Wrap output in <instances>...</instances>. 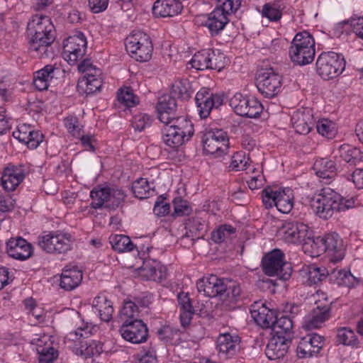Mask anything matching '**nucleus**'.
Wrapping results in <instances>:
<instances>
[{"label":"nucleus","mask_w":363,"mask_h":363,"mask_svg":"<svg viewBox=\"0 0 363 363\" xmlns=\"http://www.w3.org/2000/svg\"><path fill=\"white\" fill-rule=\"evenodd\" d=\"M162 129V140L171 148L175 149L188 142L194 135V125L186 117H177L169 123H164Z\"/></svg>","instance_id":"f257e3e1"},{"label":"nucleus","mask_w":363,"mask_h":363,"mask_svg":"<svg viewBox=\"0 0 363 363\" xmlns=\"http://www.w3.org/2000/svg\"><path fill=\"white\" fill-rule=\"evenodd\" d=\"M241 0H218L216 8L209 14L205 26L212 36L218 35L229 21L228 16L240 6Z\"/></svg>","instance_id":"f03ea898"},{"label":"nucleus","mask_w":363,"mask_h":363,"mask_svg":"<svg viewBox=\"0 0 363 363\" xmlns=\"http://www.w3.org/2000/svg\"><path fill=\"white\" fill-rule=\"evenodd\" d=\"M264 273L269 277L276 276L281 280H288L292 273L291 263L284 260V254L279 249H274L265 254L262 259Z\"/></svg>","instance_id":"7ed1b4c3"},{"label":"nucleus","mask_w":363,"mask_h":363,"mask_svg":"<svg viewBox=\"0 0 363 363\" xmlns=\"http://www.w3.org/2000/svg\"><path fill=\"white\" fill-rule=\"evenodd\" d=\"M125 46L130 57L137 61L147 62L152 57V42L149 36L142 31H136L128 35Z\"/></svg>","instance_id":"20e7f679"},{"label":"nucleus","mask_w":363,"mask_h":363,"mask_svg":"<svg viewBox=\"0 0 363 363\" xmlns=\"http://www.w3.org/2000/svg\"><path fill=\"white\" fill-rule=\"evenodd\" d=\"M315 65L318 74L323 79H329L342 72L345 61L342 55L334 52H327L318 56Z\"/></svg>","instance_id":"39448f33"},{"label":"nucleus","mask_w":363,"mask_h":363,"mask_svg":"<svg viewBox=\"0 0 363 363\" xmlns=\"http://www.w3.org/2000/svg\"><path fill=\"white\" fill-rule=\"evenodd\" d=\"M201 133L203 149L206 154L219 157L228 150V137L226 132L222 129L206 130Z\"/></svg>","instance_id":"423d86ee"},{"label":"nucleus","mask_w":363,"mask_h":363,"mask_svg":"<svg viewBox=\"0 0 363 363\" xmlns=\"http://www.w3.org/2000/svg\"><path fill=\"white\" fill-rule=\"evenodd\" d=\"M258 91L266 98H273L281 91V76L272 68L261 69L256 77Z\"/></svg>","instance_id":"0eeeda50"},{"label":"nucleus","mask_w":363,"mask_h":363,"mask_svg":"<svg viewBox=\"0 0 363 363\" xmlns=\"http://www.w3.org/2000/svg\"><path fill=\"white\" fill-rule=\"evenodd\" d=\"M74 241L69 233H49L39 237L38 244L48 253L64 254L72 249Z\"/></svg>","instance_id":"6e6552de"},{"label":"nucleus","mask_w":363,"mask_h":363,"mask_svg":"<svg viewBox=\"0 0 363 363\" xmlns=\"http://www.w3.org/2000/svg\"><path fill=\"white\" fill-rule=\"evenodd\" d=\"M229 104L236 114L246 118H257L263 110L262 104L257 99L240 93H236L231 97Z\"/></svg>","instance_id":"1a4fd4ad"},{"label":"nucleus","mask_w":363,"mask_h":363,"mask_svg":"<svg viewBox=\"0 0 363 363\" xmlns=\"http://www.w3.org/2000/svg\"><path fill=\"white\" fill-rule=\"evenodd\" d=\"M119 332L124 340L133 344L144 342L148 337L147 327L140 319H125Z\"/></svg>","instance_id":"9d476101"},{"label":"nucleus","mask_w":363,"mask_h":363,"mask_svg":"<svg viewBox=\"0 0 363 363\" xmlns=\"http://www.w3.org/2000/svg\"><path fill=\"white\" fill-rule=\"evenodd\" d=\"M90 196L97 201L96 204H104L106 202L114 204L125 202L127 194L121 188L99 185L91 191Z\"/></svg>","instance_id":"9b49d317"},{"label":"nucleus","mask_w":363,"mask_h":363,"mask_svg":"<svg viewBox=\"0 0 363 363\" xmlns=\"http://www.w3.org/2000/svg\"><path fill=\"white\" fill-rule=\"evenodd\" d=\"M201 118H207L213 108H218L223 104V97L213 94L206 88H202L195 97Z\"/></svg>","instance_id":"f8f14e48"},{"label":"nucleus","mask_w":363,"mask_h":363,"mask_svg":"<svg viewBox=\"0 0 363 363\" xmlns=\"http://www.w3.org/2000/svg\"><path fill=\"white\" fill-rule=\"evenodd\" d=\"M196 286L198 291H203L206 296H219L221 300L224 299L227 290V284L224 280L213 274L200 279L196 283Z\"/></svg>","instance_id":"ddd939ff"},{"label":"nucleus","mask_w":363,"mask_h":363,"mask_svg":"<svg viewBox=\"0 0 363 363\" xmlns=\"http://www.w3.org/2000/svg\"><path fill=\"white\" fill-rule=\"evenodd\" d=\"M262 198L264 204H278L284 203L286 204H294V191L289 187H278L275 186H268L262 191Z\"/></svg>","instance_id":"4468645a"},{"label":"nucleus","mask_w":363,"mask_h":363,"mask_svg":"<svg viewBox=\"0 0 363 363\" xmlns=\"http://www.w3.org/2000/svg\"><path fill=\"white\" fill-rule=\"evenodd\" d=\"M324 337L316 333L307 335L301 339L297 346V356L307 358L318 354L324 345Z\"/></svg>","instance_id":"2eb2a0df"},{"label":"nucleus","mask_w":363,"mask_h":363,"mask_svg":"<svg viewBox=\"0 0 363 363\" xmlns=\"http://www.w3.org/2000/svg\"><path fill=\"white\" fill-rule=\"evenodd\" d=\"M28 35L30 37L28 41L30 52H33L38 57H49L48 48L54 42L55 35L52 34L48 35L47 33H28Z\"/></svg>","instance_id":"dca6fc26"},{"label":"nucleus","mask_w":363,"mask_h":363,"mask_svg":"<svg viewBox=\"0 0 363 363\" xmlns=\"http://www.w3.org/2000/svg\"><path fill=\"white\" fill-rule=\"evenodd\" d=\"M308 234V227L303 223H287L278 231L279 236L286 242L301 243Z\"/></svg>","instance_id":"f3484780"},{"label":"nucleus","mask_w":363,"mask_h":363,"mask_svg":"<svg viewBox=\"0 0 363 363\" xmlns=\"http://www.w3.org/2000/svg\"><path fill=\"white\" fill-rule=\"evenodd\" d=\"M324 242L323 253H327L330 261L337 262L342 260L345 256V247L342 239L335 233H328L322 237Z\"/></svg>","instance_id":"a211bd4d"},{"label":"nucleus","mask_w":363,"mask_h":363,"mask_svg":"<svg viewBox=\"0 0 363 363\" xmlns=\"http://www.w3.org/2000/svg\"><path fill=\"white\" fill-rule=\"evenodd\" d=\"M291 124L297 133L308 134L315 125L312 111L309 108L296 111L291 116Z\"/></svg>","instance_id":"6ab92c4d"},{"label":"nucleus","mask_w":363,"mask_h":363,"mask_svg":"<svg viewBox=\"0 0 363 363\" xmlns=\"http://www.w3.org/2000/svg\"><path fill=\"white\" fill-rule=\"evenodd\" d=\"M291 342L290 337L272 335L265 350L267 358L275 360L284 357L288 351Z\"/></svg>","instance_id":"aec40b11"},{"label":"nucleus","mask_w":363,"mask_h":363,"mask_svg":"<svg viewBox=\"0 0 363 363\" xmlns=\"http://www.w3.org/2000/svg\"><path fill=\"white\" fill-rule=\"evenodd\" d=\"M159 120L163 123H169L172 120L177 119L175 117L177 102L174 97L169 95H163L159 98L156 106Z\"/></svg>","instance_id":"412c9836"},{"label":"nucleus","mask_w":363,"mask_h":363,"mask_svg":"<svg viewBox=\"0 0 363 363\" xmlns=\"http://www.w3.org/2000/svg\"><path fill=\"white\" fill-rule=\"evenodd\" d=\"M8 255L16 259L25 260L32 254V246L22 238H11L6 242Z\"/></svg>","instance_id":"4be33fe9"},{"label":"nucleus","mask_w":363,"mask_h":363,"mask_svg":"<svg viewBox=\"0 0 363 363\" xmlns=\"http://www.w3.org/2000/svg\"><path fill=\"white\" fill-rule=\"evenodd\" d=\"M60 69L55 65H48L34 73L33 85L36 89L44 91L48 89L50 82L57 78Z\"/></svg>","instance_id":"5701e85b"},{"label":"nucleus","mask_w":363,"mask_h":363,"mask_svg":"<svg viewBox=\"0 0 363 363\" xmlns=\"http://www.w3.org/2000/svg\"><path fill=\"white\" fill-rule=\"evenodd\" d=\"M356 199H357L353 196L350 199H345L330 188L322 189L319 193L315 194L312 198V201L318 204L354 203Z\"/></svg>","instance_id":"b1692460"},{"label":"nucleus","mask_w":363,"mask_h":363,"mask_svg":"<svg viewBox=\"0 0 363 363\" xmlns=\"http://www.w3.org/2000/svg\"><path fill=\"white\" fill-rule=\"evenodd\" d=\"M183 9L179 0H157L152 6V13L158 17H172L181 13Z\"/></svg>","instance_id":"393cba45"},{"label":"nucleus","mask_w":363,"mask_h":363,"mask_svg":"<svg viewBox=\"0 0 363 363\" xmlns=\"http://www.w3.org/2000/svg\"><path fill=\"white\" fill-rule=\"evenodd\" d=\"M101 74V71H96L95 74H88L79 79L77 86L78 92L87 96L99 91L102 86Z\"/></svg>","instance_id":"a878e982"},{"label":"nucleus","mask_w":363,"mask_h":363,"mask_svg":"<svg viewBox=\"0 0 363 363\" xmlns=\"http://www.w3.org/2000/svg\"><path fill=\"white\" fill-rule=\"evenodd\" d=\"M82 278V272L77 267L67 265L62 270L60 286L66 291H71L79 286Z\"/></svg>","instance_id":"bb28decb"},{"label":"nucleus","mask_w":363,"mask_h":363,"mask_svg":"<svg viewBox=\"0 0 363 363\" xmlns=\"http://www.w3.org/2000/svg\"><path fill=\"white\" fill-rule=\"evenodd\" d=\"M330 305H318L306 318V328L311 330L320 328L330 318Z\"/></svg>","instance_id":"cd10ccee"},{"label":"nucleus","mask_w":363,"mask_h":363,"mask_svg":"<svg viewBox=\"0 0 363 363\" xmlns=\"http://www.w3.org/2000/svg\"><path fill=\"white\" fill-rule=\"evenodd\" d=\"M28 33H47V35H55V28L50 18L44 15L36 14L32 16L27 25Z\"/></svg>","instance_id":"c85d7f7f"},{"label":"nucleus","mask_w":363,"mask_h":363,"mask_svg":"<svg viewBox=\"0 0 363 363\" xmlns=\"http://www.w3.org/2000/svg\"><path fill=\"white\" fill-rule=\"evenodd\" d=\"M25 174L21 169L14 166L4 169L1 176V184L6 191H13L24 179Z\"/></svg>","instance_id":"c756f323"},{"label":"nucleus","mask_w":363,"mask_h":363,"mask_svg":"<svg viewBox=\"0 0 363 363\" xmlns=\"http://www.w3.org/2000/svg\"><path fill=\"white\" fill-rule=\"evenodd\" d=\"M140 269L143 276L155 281H161L167 277V268L156 260L144 261Z\"/></svg>","instance_id":"7c9ffc66"},{"label":"nucleus","mask_w":363,"mask_h":363,"mask_svg":"<svg viewBox=\"0 0 363 363\" xmlns=\"http://www.w3.org/2000/svg\"><path fill=\"white\" fill-rule=\"evenodd\" d=\"M217 348L219 352L227 357L235 355L240 349L238 337H233L228 333L220 335L217 340Z\"/></svg>","instance_id":"2f4dec72"},{"label":"nucleus","mask_w":363,"mask_h":363,"mask_svg":"<svg viewBox=\"0 0 363 363\" xmlns=\"http://www.w3.org/2000/svg\"><path fill=\"white\" fill-rule=\"evenodd\" d=\"M334 154L336 158L339 157L352 165H357L362 159L361 151L348 144L340 145L334 151Z\"/></svg>","instance_id":"473e14b6"},{"label":"nucleus","mask_w":363,"mask_h":363,"mask_svg":"<svg viewBox=\"0 0 363 363\" xmlns=\"http://www.w3.org/2000/svg\"><path fill=\"white\" fill-rule=\"evenodd\" d=\"M313 169L318 177L326 180L334 178L337 171L335 162L326 158L317 159L314 162Z\"/></svg>","instance_id":"72a5a7b5"},{"label":"nucleus","mask_w":363,"mask_h":363,"mask_svg":"<svg viewBox=\"0 0 363 363\" xmlns=\"http://www.w3.org/2000/svg\"><path fill=\"white\" fill-rule=\"evenodd\" d=\"M322 240H323L322 237L314 238L311 236V233L308 231V234L301 242L303 250L311 257H319L323 254L324 242Z\"/></svg>","instance_id":"f704fd0d"},{"label":"nucleus","mask_w":363,"mask_h":363,"mask_svg":"<svg viewBox=\"0 0 363 363\" xmlns=\"http://www.w3.org/2000/svg\"><path fill=\"white\" fill-rule=\"evenodd\" d=\"M315 49L289 48V56L293 62L298 65L311 63L315 57Z\"/></svg>","instance_id":"c9c22d12"},{"label":"nucleus","mask_w":363,"mask_h":363,"mask_svg":"<svg viewBox=\"0 0 363 363\" xmlns=\"http://www.w3.org/2000/svg\"><path fill=\"white\" fill-rule=\"evenodd\" d=\"M329 280L337 284L338 286L351 287L354 285L355 277L350 271L345 269H330Z\"/></svg>","instance_id":"e433bc0d"},{"label":"nucleus","mask_w":363,"mask_h":363,"mask_svg":"<svg viewBox=\"0 0 363 363\" xmlns=\"http://www.w3.org/2000/svg\"><path fill=\"white\" fill-rule=\"evenodd\" d=\"M109 242L113 250L118 252H132L137 249L135 245L131 241L130 238L124 235H115L109 238Z\"/></svg>","instance_id":"4c0bfd02"},{"label":"nucleus","mask_w":363,"mask_h":363,"mask_svg":"<svg viewBox=\"0 0 363 363\" xmlns=\"http://www.w3.org/2000/svg\"><path fill=\"white\" fill-rule=\"evenodd\" d=\"M293 322L291 318L281 315L277 318L272 330V335L277 336L290 337L292 339Z\"/></svg>","instance_id":"58836bf2"},{"label":"nucleus","mask_w":363,"mask_h":363,"mask_svg":"<svg viewBox=\"0 0 363 363\" xmlns=\"http://www.w3.org/2000/svg\"><path fill=\"white\" fill-rule=\"evenodd\" d=\"M132 191L134 196L142 200L155 195V189L150 186L146 179L140 178L133 183Z\"/></svg>","instance_id":"ea45409f"},{"label":"nucleus","mask_w":363,"mask_h":363,"mask_svg":"<svg viewBox=\"0 0 363 363\" xmlns=\"http://www.w3.org/2000/svg\"><path fill=\"white\" fill-rule=\"evenodd\" d=\"M284 9V6L280 1L267 3L262 7V16L270 21L277 22L281 19Z\"/></svg>","instance_id":"a19ab883"},{"label":"nucleus","mask_w":363,"mask_h":363,"mask_svg":"<svg viewBox=\"0 0 363 363\" xmlns=\"http://www.w3.org/2000/svg\"><path fill=\"white\" fill-rule=\"evenodd\" d=\"M160 339L171 345H178L182 342V333L178 329L164 326L157 331Z\"/></svg>","instance_id":"79ce46f5"},{"label":"nucleus","mask_w":363,"mask_h":363,"mask_svg":"<svg viewBox=\"0 0 363 363\" xmlns=\"http://www.w3.org/2000/svg\"><path fill=\"white\" fill-rule=\"evenodd\" d=\"M290 48L315 49V41L313 36L307 31H303L297 33L291 43Z\"/></svg>","instance_id":"37998d69"},{"label":"nucleus","mask_w":363,"mask_h":363,"mask_svg":"<svg viewBox=\"0 0 363 363\" xmlns=\"http://www.w3.org/2000/svg\"><path fill=\"white\" fill-rule=\"evenodd\" d=\"M87 42L84 35L77 31L72 36L68 37L66 40L63 43V50L78 49L80 52V49H86Z\"/></svg>","instance_id":"c03bdc74"},{"label":"nucleus","mask_w":363,"mask_h":363,"mask_svg":"<svg viewBox=\"0 0 363 363\" xmlns=\"http://www.w3.org/2000/svg\"><path fill=\"white\" fill-rule=\"evenodd\" d=\"M172 93L182 100H188L191 98L193 91L189 81L183 79L173 84Z\"/></svg>","instance_id":"a18cd8bd"},{"label":"nucleus","mask_w":363,"mask_h":363,"mask_svg":"<svg viewBox=\"0 0 363 363\" xmlns=\"http://www.w3.org/2000/svg\"><path fill=\"white\" fill-rule=\"evenodd\" d=\"M118 101L127 107H133L139 103L138 97L133 94V89L130 87L121 89L118 93Z\"/></svg>","instance_id":"49530a36"},{"label":"nucleus","mask_w":363,"mask_h":363,"mask_svg":"<svg viewBox=\"0 0 363 363\" xmlns=\"http://www.w3.org/2000/svg\"><path fill=\"white\" fill-rule=\"evenodd\" d=\"M208 49L202 50L193 56L190 63L193 68L198 70L210 69Z\"/></svg>","instance_id":"de8ad7c7"},{"label":"nucleus","mask_w":363,"mask_h":363,"mask_svg":"<svg viewBox=\"0 0 363 363\" xmlns=\"http://www.w3.org/2000/svg\"><path fill=\"white\" fill-rule=\"evenodd\" d=\"M236 232V228L228 224L220 225L212 233V240L215 242H222L230 235Z\"/></svg>","instance_id":"09e8293b"},{"label":"nucleus","mask_w":363,"mask_h":363,"mask_svg":"<svg viewBox=\"0 0 363 363\" xmlns=\"http://www.w3.org/2000/svg\"><path fill=\"white\" fill-rule=\"evenodd\" d=\"M330 270L324 267H311L308 272V281L311 284H316L327 277L329 278Z\"/></svg>","instance_id":"8fccbe9b"},{"label":"nucleus","mask_w":363,"mask_h":363,"mask_svg":"<svg viewBox=\"0 0 363 363\" xmlns=\"http://www.w3.org/2000/svg\"><path fill=\"white\" fill-rule=\"evenodd\" d=\"M337 341L345 345H354L357 342V337L351 329L342 328L337 330Z\"/></svg>","instance_id":"3c124183"},{"label":"nucleus","mask_w":363,"mask_h":363,"mask_svg":"<svg viewBox=\"0 0 363 363\" xmlns=\"http://www.w3.org/2000/svg\"><path fill=\"white\" fill-rule=\"evenodd\" d=\"M210 69L220 71L225 66V55L219 50L208 49Z\"/></svg>","instance_id":"603ef678"},{"label":"nucleus","mask_w":363,"mask_h":363,"mask_svg":"<svg viewBox=\"0 0 363 363\" xmlns=\"http://www.w3.org/2000/svg\"><path fill=\"white\" fill-rule=\"evenodd\" d=\"M315 127L318 133L328 138H333L336 134L335 124L327 119L318 121Z\"/></svg>","instance_id":"864d4df0"},{"label":"nucleus","mask_w":363,"mask_h":363,"mask_svg":"<svg viewBox=\"0 0 363 363\" xmlns=\"http://www.w3.org/2000/svg\"><path fill=\"white\" fill-rule=\"evenodd\" d=\"M352 206H337V208H334L333 206H317L315 213L320 218L328 219L333 216L335 210L338 212L345 211Z\"/></svg>","instance_id":"5fc2aeb1"},{"label":"nucleus","mask_w":363,"mask_h":363,"mask_svg":"<svg viewBox=\"0 0 363 363\" xmlns=\"http://www.w3.org/2000/svg\"><path fill=\"white\" fill-rule=\"evenodd\" d=\"M249 158L242 152H236L232 157V161L230 167L235 171L245 170L248 166Z\"/></svg>","instance_id":"6e6d98bb"},{"label":"nucleus","mask_w":363,"mask_h":363,"mask_svg":"<svg viewBox=\"0 0 363 363\" xmlns=\"http://www.w3.org/2000/svg\"><path fill=\"white\" fill-rule=\"evenodd\" d=\"M241 294V289L239 285L233 284L227 286V290L224 295L223 302H229L230 303H235L238 301Z\"/></svg>","instance_id":"4d7b16f0"},{"label":"nucleus","mask_w":363,"mask_h":363,"mask_svg":"<svg viewBox=\"0 0 363 363\" xmlns=\"http://www.w3.org/2000/svg\"><path fill=\"white\" fill-rule=\"evenodd\" d=\"M139 309L138 306L133 301L125 302L123 308L121 311V318L125 317L126 319L134 320L138 315Z\"/></svg>","instance_id":"13d9d810"},{"label":"nucleus","mask_w":363,"mask_h":363,"mask_svg":"<svg viewBox=\"0 0 363 363\" xmlns=\"http://www.w3.org/2000/svg\"><path fill=\"white\" fill-rule=\"evenodd\" d=\"M152 123L151 118L145 113L137 115L133 117L132 125L135 130L142 131Z\"/></svg>","instance_id":"bf43d9fd"},{"label":"nucleus","mask_w":363,"mask_h":363,"mask_svg":"<svg viewBox=\"0 0 363 363\" xmlns=\"http://www.w3.org/2000/svg\"><path fill=\"white\" fill-rule=\"evenodd\" d=\"M135 363H157L155 352L150 349L147 351H140L135 356Z\"/></svg>","instance_id":"052dcab7"},{"label":"nucleus","mask_w":363,"mask_h":363,"mask_svg":"<svg viewBox=\"0 0 363 363\" xmlns=\"http://www.w3.org/2000/svg\"><path fill=\"white\" fill-rule=\"evenodd\" d=\"M86 50V49H80V52H79L78 49L75 48H71L70 50H63V55L69 65H74L84 56Z\"/></svg>","instance_id":"680f3d73"},{"label":"nucleus","mask_w":363,"mask_h":363,"mask_svg":"<svg viewBox=\"0 0 363 363\" xmlns=\"http://www.w3.org/2000/svg\"><path fill=\"white\" fill-rule=\"evenodd\" d=\"M267 312H269V309L267 308L264 304L257 309L252 308L250 311L252 318L255 320L256 323L261 327H262L264 322L266 321L264 316H266Z\"/></svg>","instance_id":"e2e57ef3"},{"label":"nucleus","mask_w":363,"mask_h":363,"mask_svg":"<svg viewBox=\"0 0 363 363\" xmlns=\"http://www.w3.org/2000/svg\"><path fill=\"white\" fill-rule=\"evenodd\" d=\"M33 128L30 125L23 124L18 127V129L13 132V136L23 143L28 138Z\"/></svg>","instance_id":"0e129e2a"},{"label":"nucleus","mask_w":363,"mask_h":363,"mask_svg":"<svg viewBox=\"0 0 363 363\" xmlns=\"http://www.w3.org/2000/svg\"><path fill=\"white\" fill-rule=\"evenodd\" d=\"M43 140V135L38 130H31L28 138L24 142L29 148L35 149Z\"/></svg>","instance_id":"69168bd1"},{"label":"nucleus","mask_w":363,"mask_h":363,"mask_svg":"<svg viewBox=\"0 0 363 363\" xmlns=\"http://www.w3.org/2000/svg\"><path fill=\"white\" fill-rule=\"evenodd\" d=\"M179 305L180 306L182 311H186L189 313H194V308L191 303L190 298L188 294L181 292L177 296Z\"/></svg>","instance_id":"338daca9"},{"label":"nucleus","mask_w":363,"mask_h":363,"mask_svg":"<svg viewBox=\"0 0 363 363\" xmlns=\"http://www.w3.org/2000/svg\"><path fill=\"white\" fill-rule=\"evenodd\" d=\"M349 23L354 33L363 39V17H352Z\"/></svg>","instance_id":"774afa93"}]
</instances>
